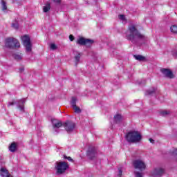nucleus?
I'll return each instance as SVG.
<instances>
[{
    "label": "nucleus",
    "instance_id": "obj_1",
    "mask_svg": "<svg viewBox=\"0 0 177 177\" xmlns=\"http://www.w3.org/2000/svg\"><path fill=\"white\" fill-rule=\"evenodd\" d=\"M126 39L128 41H131L133 45L140 46L142 41H145L146 37L139 32L136 26L131 25L128 27V30L126 32Z\"/></svg>",
    "mask_w": 177,
    "mask_h": 177
},
{
    "label": "nucleus",
    "instance_id": "obj_2",
    "mask_svg": "<svg viewBox=\"0 0 177 177\" xmlns=\"http://www.w3.org/2000/svg\"><path fill=\"white\" fill-rule=\"evenodd\" d=\"M125 139L129 143H138L142 140V135L138 131H129L126 134Z\"/></svg>",
    "mask_w": 177,
    "mask_h": 177
},
{
    "label": "nucleus",
    "instance_id": "obj_3",
    "mask_svg": "<svg viewBox=\"0 0 177 177\" xmlns=\"http://www.w3.org/2000/svg\"><path fill=\"white\" fill-rule=\"evenodd\" d=\"M55 169L57 175H63L68 169V163L64 161L56 162Z\"/></svg>",
    "mask_w": 177,
    "mask_h": 177
},
{
    "label": "nucleus",
    "instance_id": "obj_4",
    "mask_svg": "<svg viewBox=\"0 0 177 177\" xmlns=\"http://www.w3.org/2000/svg\"><path fill=\"white\" fill-rule=\"evenodd\" d=\"M5 46L9 49H15L20 48V42L15 37H8L6 39Z\"/></svg>",
    "mask_w": 177,
    "mask_h": 177
},
{
    "label": "nucleus",
    "instance_id": "obj_5",
    "mask_svg": "<svg viewBox=\"0 0 177 177\" xmlns=\"http://www.w3.org/2000/svg\"><path fill=\"white\" fill-rule=\"evenodd\" d=\"M24 46L26 49V52H31L32 50V46H31V40L28 35H26L21 37Z\"/></svg>",
    "mask_w": 177,
    "mask_h": 177
},
{
    "label": "nucleus",
    "instance_id": "obj_6",
    "mask_svg": "<svg viewBox=\"0 0 177 177\" xmlns=\"http://www.w3.org/2000/svg\"><path fill=\"white\" fill-rule=\"evenodd\" d=\"M93 42H95L93 39L80 37L77 40L76 44H77V45H81L82 46H91Z\"/></svg>",
    "mask_w": 177,
    "mask_h": 177
},
{
    "label": "nucleus",
    "instance_id": "obj_7",
    "mask_svg": "<svg viewBox=\"0 0 177 177\" xmlns=\"http://www.w3.org/2000/svg\"><path fill=\"white\" fill-rule=\"evenodd\" d=\"M133 165L136 169H139V171H145L146 169V164L140 160H134Z\"/></svg>",
    "mask_w": 177,
    "mask_h": 177
},
{
    "label": "nucleus",
    "instance_id": "obj_8",
    "mask_svg": "<svg viewBox=\"0 0 177 177\" xmlns=\"http://www.w3.org/2000/svg\"><path fill=\"white\" fill-rule=\"evenodd\" d=\"M66 132H73L75 128V123L73 121L68 120L64 124Z\"/></svg>",
    "mask_w": 177,
    "mask_h": 177
},
{
    "label": "nucleus",
    "instance_id": "obj_9",
    "mask_svg": "<svg viewBox=\"0 0 177 177\" xmlns=\"http://www.w3.org/2000/svg\"><path fill=\"white\" fill-rule=\"evenodd\" d=\"M164 172H165V170L161 167H157L153 169V171H151V175L153 177H161L162 175H164Z\"/></svg>",
    "mask_w": 177,
    "mask_h": 177
},
{
    "label": "nucleus",
    "instance_id": "obj_10",
    "mask_svg": "<svg viewBox=\"0 0 177 177\" xmlns=\"http://www.w3.org/2000/svg\"><path fill=\"white\" fill-rule=\"evenodd\" d=\"M97 149L95 147H90L88 150L87 151V156L90 158V160H93L95 157H96Z\"/></svg>",
    "mask_w": 177,
    "mask_h": 177
},
{
    "label": "nucleus",
    "instance_id": "obj_11",
    "mask_svg": "<svg viewBox=\"0 0 177 177\" xmlns=\"http://www.w3.org/2000/svg\"><path fill=\"white\" fill-rule=\"evenodd\" d=\"M158 93H160V90L156 87H151L145 92L147 96H153L154 95H158Z\"/></svg>",
    "mask_w": 177,
    "mask_h": 177
},
{
    "label": "nucleus",
    "instance_id": "obj_12",
    "mask_svg": "<svg viewBox=\"0 0 177 177\" xmlns=\"http://www.w3.org/2000/svg\"><path fill=\"white\" fill-rule=\"evenodd\" d=\"M51 122L54 129H56V128H60L64 125V124H63L62 121L57 119H52Z\"/></svg>",
    "mask_w": 177,
    "mask_h": 177
},
{
    "label": "nucleus",
    "instance_id": "obj_13",
    "mask_svg": "<svg viewBox=\"0 0 177 177\" xmlns=\"http://www.w3.org/2000/svg\"><path fill=\"white\" fill-rule=\"evenodd\" d=\"M161 73H162L165 77H167V78H174V73H172V71L169 69L162 68L161 69Z\"/></svg>",
    "mask_w": 177,
    "mask_h": 177
},
{
    "label": "nucleus",
    "instance_id": "obj_14",
    "mask_svg": "<svg viewBox=\"0 0 177 177\" xmlns=\"http://www.w3.org/2000/svg\"><path fill=\"white\" fill-rule=\"evenodd\" d=\"M0 176L3 177H12L6 168L1 167L0 169Z\"/></svg>",
    "mask_w": 177,
    "mask_h": 177
},
{
    "label": "nucleus",
    "instance_id": "obj_15",
    "mask_svg": "<svg viewBox=\"0 0 177 177\" xmlns=\"http://www.w3.org/2000/svg\"><path fill=\"white\" fill-rule=\"evenodd\" d=\"M24 103H26V98L18 100L17 107L23 112H24Z\"/></svg>",
    "mask_w": 177,
    "mask_h": 177
},
{
    "label": "nucleus",
    "instance_id": "obj_16",
    "mask_svg": "<svg viewBox=\"0 0 177 177\" xmlns=\"http://www.w3.org/2000/svg\"><path fill=\"white\" fill-rule=\"evenodd\" d=\"M124 120V118H122V115L120 114H117L114 116V122L115 124H121V122Z\"/></svg>",
    "mask_w": 177,
    "mask_h": 177
},
{
    "label": "nucleus",
    "instance_id": "obj_17",
    "mask_svg": "<svg viewBox=\"0 0 177 177\" xmlns=\"http://www.w3.org/2000/svg\"><path fill=\"white\" fill-rule=\"evenodd\" d=\"M50 10V3L47 1L45 4V6L43 7V12L44 13H48Z\"/></svg>",
    "mask_w": 177,
    "mask_h": 177
},
{
    "label": "nucleus",
    "instance_id": "obj_18",
    "mask_svg": "<svg viewBox=\"0 0 177 177\" xmlns=\"http://www.w3.org/2000/svg\"><path fill=\"white\" fill-rule=\"evenodd\" d=\"M17 149V145H16V142H12L10 147H9V150L11 151V153H15L16 150Z\"/></svg>",
    "mask_w": 177,
    "mask_h": 177
},
{
    "label": "nucleus",
    "instance_id": "obj_19",
    "mask_svg": "<svg viewBox=\"0 0 177 177\" xmlns=\"http://www.w3.org/2000/svg\"><path fill=\"white\" fill-rule=\"evenodd\" d=\"M133 57H134V59H136V60H138V62L146 61V57L140 55H133Z\"/></svg>",
    "mask_w": 177,
    "mask_h": 177
},
{
    "label": "nucleus",
    "instance_id": "obj_20",
    "mask_svg": "<svg viewBox=\"0 0 177 177\" xmlns=\"http://www.w3.org/2000/svg\"><path fill=\"white\" fill-rule=\"evenodd\" d=\"M71 107L73 108L77 106V97H72L71 100Z\"/></svg>",
    "mask_w": 177,
    "mask_h": 177
},
{
    "label": "nucleus",
    "instance_id": "obj_21",
    "mask_svg": "<svg viewBox=\"0 0 177 177\" xmlns=\"http://www.w3.org/2000/svg\"><path fill=\"white\" fill-rule=\"evenodd\" d=\"M13 57L15 59V60L20 61L21 59H23V54H14Z\"/></svg>",
    "mask_w": 177,
    "mask_h": 177
},
{
    "label": "nucleus",
    "instance_id": "obj_22",
    "mask_svg": "<svg viewBox=\"0 0 177 177\" xmlns=\"http://www.w3.org/2000/svg\"><path fill=\"white\" fill-rule=\"evenodd\" d=\"M80 59H81V53H78L75 56V66H77L78 63H80Z\"/></svg>",
    "mask_w": 177,
    "mask_h": 177
},
{
    "label": "nucleus",
    "instance_id": "obj_23",
    "mask_svg": "<svg viewBox=\"0 0 177 177\" xmlns=\"http://www.w3.org/2000/svg\"><path fill=\"white\" fill-rule=\"evenodd\" d=\"M1 9L3 12H5V10H8V6H6V1L1 0Z\"/></svg>",
    "mask_w": 177,
    "mask_h": 177
},
{
    "label": "nucleus",
    "instance_id": "obj_24",
    "mask_svg": "<svg viewBox=\"0 0 177 177\" xmlns=\"http://www.w3.org/2000/svg\"><path fill=\"white\" fill-rule=\"evenodd\" d=\"M170 31H171V32H173V34H177V26L176 25H172L170 27Z\"/></svg>",
    "mask_w": 177,
    "mask_h": 177
},
{
    "label": "nucleus",
    "instance_id": "obj_25",
    "mask_svg": "<svg viewBox=\"0 0 177 177\" xmlns=\"http://www.w3.org/2000/svg\"><path fill=\"white\" fill-rule=\"evenodd\" d=\"M73 110L75 111V113H76L77 114H80V113H82V110H81V108H80L79 106H74L73 108Z\"/></svg>",
    "mask_w": 177,
    "mask_h": 177
},
{
    "label": "nucleus",
    "instance_id": "obj_26",
    "mask_svg": "<svg viewBox=\"0 0 177 177\" xmlns=\"http://www.w3.org/2000/svg\"><path fill=\"white\" fill-rule=\"evenodd\" d=\"M169 114V111H160V115H162L163 117H165V115H168Z\"/></svg>",
    "mask_w": 177,
    "mask_h": 177
},
{
    "label": "nucleus",
    "instance_id": "obj_27",
    "mask_svg": "<svg viewBox=\"0 0 177 177\" xmlns=\"http://www.w3.org/2000/svg\"><path fill=\"white\" fill-rule=\"evenodd\" d=\"M50 48L52 50H56V49H57V46H56V44H51L50 46Z\"/></svg>",
    "mask_w": 177,
    "mask_h": 177
},
{
    "label": "nucleus",
    "instance_id": "obj_28",
    "mask_svg": "<svg viewBox=\"0 0 177 177\" xmlns=\"http://www.w3.org/2000/svg\"><path fill=\"white\" fill-rule=\"evenodd\" d=\"M12 28H15V30H17V28H19V24L18 23L12 24Z\"/></svg>",
    "mask_w": 177,
    "mask_h": 177
},
{
    "label": "nucleus",
    "instance_id": "obj_29",
    "mask_svg": "<svg viewBox=\"0 0 177 177\" xmlns=\"http://www.w3.org/2000/svg\"><path fill=\"white\" fill-rule=\"evenodd\" d=\"M64 158L65 159V160H68V161H71V162H73V158H71V157H70V156H66V155H64Z\"/></svg>",
    "mask_w": 177,
    "mask_h": 177
},
{
    "label": "nucleus",
    "instance_id": "obj_30",
    "mask_svg": "<svg viewBox=\"0 0 177 177\" xmlns=\"http://www.w3.org/2000/svg\"><path fill=\"white\" fill-rule=\"evenodd\" d=\"M53 1L55 3H57L58 5H60V3H62V0H53Z\"/></svg>",
    "mask_w": 177,
    "mask_h": 177
},
{
    "label": "nucleus",
    "instance_id": "obj_31",
    "mask_svg": "<svg viewBox=\"0 0 177 177\" xmlns=\"http://www.w3.org/2000/svg\"><path fill=\"white\" fill-rule=\"evenodd\" d=\"M119 19H120V20H125V15H119Z\"/></svg>",
    "mask_w": 177,
    "mask_h": 177
},
{
    "label": "nucleus",
    "instance_id": "obj_32",
    "mask_svg": "<svg viewBox=\"0 0 177 177\" xmlns=\"http://www.w3.org/2000/svg\"><path fill=\"white\" fill-rule=\"evenodd\" d=\"M172 156H177V149H174L171 152Z\"/></svg>",
    "mask_w": 177,
    "mask_h": 177
},
{
    "label": "nucleus",
    "instance_id": "obj_33",
    "mask_svg": "<svg viewBox=\"0 0 177 177\" xmlns=\"http://www.w3.org/2000/svg\"><path fill=\"white\" fill-rule=\"evenodd\" d=\"M136 177H143L142 173L136 172Z\"/></svg>",
    "mask_w": 177,
    "mask_h": 177
},
{
    "label": "nucleus",
    "instance_id": "obj_34",
    "mask_svg": "<svg viewBox=\"0 0 177 177\" xmlns=\"http://www.w3.org/2000/svg\"><path fill=\"white\" fill-rule=\"evenodd\" d=\"M69 39L70 41H73L74 40V36L73 35H69Z\"/></svg>",
    "mask_w": 177,
    "mask_h": 177
},
{
    "label": "nucleus",
    "instance_id": "obj_35",
    "mask_svg": "<svg viewBox=\"0 0 177 177\" xmlns=\"http://www.w3.org/2000/svg\"><path fill=\"white\" fill-rule=\"evenodd\" d=\"M172 55H173L174 57H177V50L174 51V52L172 53Z\"/></svg>",
    "mask_w": 177,
    "mask_h": 177
},
{
    "label": "nucleus",
    "instance_id": "obj_36",
    "mask_svg": "<svg viewBox=\"0 0 177 177\" xmlns=\"http://www.w3.org/2000/svg\"><path fill=\"white\" fill-rule=\"evenodd\" d=\"M20 73H23L24 71V67H21L19 68Z\"/></svg>",
    "mask_w": 177,
    "mask_h": 177
},
{
    "label": "nucleus",
    "instance_id": "obj_37",
    "mask_svg": "<svg viewBox=\"0 0 177 177\" xmlns=\"http://www.w3.org/2000/svg\"><path fill=\"white\" fill-rule=\"evenodd\" d=\"M13 104H15V102H8V106H13Z\"/></svg>",
    "mask_w": 177,
    "mask_h": 177
},
{
    "label": "nucleus",
    "instance_id": "obj_38",
    "mask_svg": "<svg viewBox=\"0 0 177 177\" xmlns=\"http://www.w3.org/2000/svg\"><path fill=\"white\" fill-rule=\"evenodd\" d=\"M149 142L151 143H154V140H153V138H149Z\"/></svg>",
    "mask_w": 177,
    "mask_h": 177
}]
</instances>
